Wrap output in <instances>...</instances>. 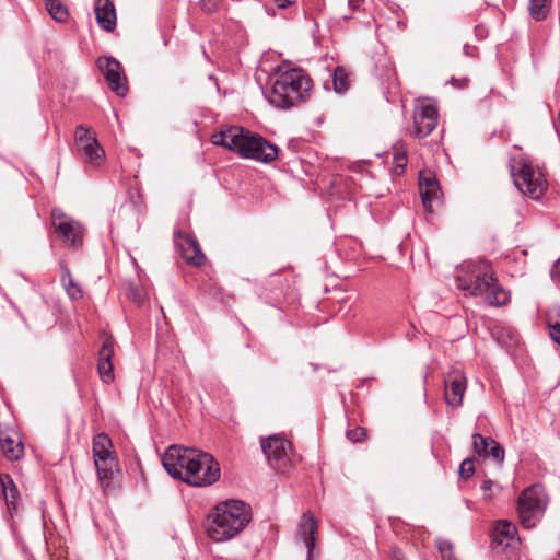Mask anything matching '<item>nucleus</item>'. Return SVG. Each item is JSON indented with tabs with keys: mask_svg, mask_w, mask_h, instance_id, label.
Instances as JSON below:
<instances>
[{
	"mask_svg": "<svg viewBox=\"0 0 560 560\" xmlns=\"http://www.w3.org/2000/svg\"><path fill=\"white\" fill-rule=\"evenodd\" d=\"M273 2L279 10L294 8V11H296L298 0H273Z\"/></svg>",
	"mask_w": 560,
	"mask_h": 560,
	"instance_id": "72a5a7b5",
	"label": "nucleus"
},
{
	"mask_svg": "<svg viewBox=\"0 0 560 560\" xmlns=\"http://www.w3.org/2000/svg\"><path fill=\"white\" fill-rule=\"evenodd\" d=\"M75 149L83 162L91 167H98L105 160V151L100 145L91 129L80 125L74 133Z\"/></svg>",
	"mask_w": 560,
	"mask_h": 560,
	"instance_id": "6e6552de",
	"label": "nucleus"
},
{
	"mask_svg": "<svg viewBox=\"0 0 560 560\" xmlns=\"http://www.w3.org/2000/svg\"><path fill=\"white\" fill-rule=\"evenodd\" d=\"M481 490L483 492V499L491 500L495 495V491L500 490V487L492 480L487 479L482 482Z\"/></svg>",
	"mask_w": 560,
	"mask_h": 560,
	"instance_id": "c756f323",
	"label": "nucleus"
},
{
	"mask_svg": "<svg viewBox=\"0 0 560 560\" xmlns=\"http://www.w3.org/2000/svg\"><path fill=\"white\" fill-rule=\"evenodd\" d=\"M548 503L542 487L535 485L526 488L520 495L517 513L524 528H533L541 518Z\"/></svg>",
	"mask_w": 560,
	"mask_h": 560,
	"instance_id": "423d86ee",
	"label": "nucleus"
},
{
	"mask_svg": "<svg viewBox=\"0 0 560 560\" xmlns=\"http://www.w3.org/2000/svg\"><path fill=\"white\" fill-rule=\"evenodd\" d=\"M268 102L281 109L291 108L303 102L312 89V80L302 69H278L271 78Z\"/></svg>",
	"mask_w": 560,
	"mask_h": 560,
	"instance_id": "20e7f679",
	"label": "nucleus"
},
{
	"mask_svg": "<svg viewBox=\"0 0 560 560\" xmlns=\"http://www.w3.org/2000/svg\"><path fill=\"white\" fill-rule=\"evenodd\" d=\"M133 299H135L136 301H138V302H141V301H142L141 295H140V294H138V293H136V292H135V294H133Z\"/></svg>",
	"mask_w": 560,
	"mask_h": 560,
	"instance_id": "ea45409f",
	"label": "nucleus"
},
{
	"mask_svg": "<svg viewBox=\"0 0 560 560\" xmlns=\"http://www.w3.org/2000/svg\"><path fill=\"white\" fill-rule=\"evenodd\" d=\"M96 65L104 74L109 89L118 96H125L128 92V86L120 63L113 57H100L96 60Z\"/></svg>",
	"mask_w": 560,
	"mask_h": 560,
	"instance_id": "f8f14e48",
	"label": "nucleus"
},
{
	"mask_svg": "<svg viewBox=\"0 0 560 560\" xmlns=\"http://www.w3.org/2000/svg\"><path fill=\"white\" fill-rule=\"evenodd\" d=\"M550 0H529V13L536 21L546 19L549 11Z\"/></svg>",
	"mask_w": 560,
	"mask_h": 560,
	"instance_id": "393cba45",
	"label": "nucleus"
},
{
	"mask_svg": "<svg viewBox=\"0 0 560 560\" xmlns=\"http://www.w3.org/2000/svg\"><path fill=\"white\" fill-rule=\"evenodd\" d=\"M549 334L551 339L560 346V312L558 318L553 322L551 316L548 319Z\"/></svg>",
	"mask_w": 560,
	"mask_h": 560,
	"instance_id": "c85d7f7f",
	"label": "nucleus"
},
{
	"mask_svg": "<svg viewBox=\"0 0 560 560\" xmlns=\"http://www.w3.org/2000/svg\"><path fill=\"white\" fill-rule=\"evenodd\" d=\"M467 276H457V288L472 296L482 298L489 305L502 306L510 301L509 292L498 283L485 264H467Z\"/></svg>",
	"mask_w": 560,
	"mask_h": 560,
	"instance_id": "39448f33",
	"label": "nucleus"
},
{
	"mask_svg": "<svg viewBox=\"0 0 560 560\" xmlns=\"http://www.w3.org/2000/svg\"><path fill=\"white\" fill-rule=\"evenodd\" d=\"M162 464L171 477L194 487L211 486L221 476L214 457L192 447L168 446L162 455Z\"/></svg>",
	"mask_w": 560,
	"mask_h": 560,
	"instance_id": "f257e3e1",
	"label": "nucleus"
},
{
	"mask_svg": "<svg viewBox=\"0 0 560 560\" xmlns=\"http://www.w3.org/2000/svg\"><path fill=\"white\" fill-rule=\"evenodd\" d=\"M347 436L351 442H360L365 436V430L361 427H357L355 429L349 430Z\"/></svg>",
	"mask_w": 560,
	"mask_h": 560,
	"instance_id": "473e14b6",
	"label": "nucleus"
},
{
	"mask_svg": "<svg viewBox=\"0 0 560 560\" xmlns=\"http://www.w3.org/2000/svg\"><path fill=\"white\" fill-rule=\"evenodd\" d=\"M467 378L462 371L448 373L444 381V396L447 405L459 407L463 404Z\"/></svg>",
	"mask_w": 560,
	"mask_h": 560,
	"instance_id": "4468645a",
	"label": "nucleus"
},
{
	"mask_svg": "<svg viewBox=\"0 0 560 560\" xmlns=\"http://www.w3.org/2000/svg\"><path fill=\"white\" fill-rule=\"evenodd\" d=\"M0 446L2 454L11 462L19 460L24 455V445L22 441L13 438L8 432H0Z\"/></svg>",
	"mask_w": 560,
	"mask_h": 560,
	"instance_id": "6ab92c4d",
	"label": "nucleus"
},
{
	"mask_svg": "<svg viewBox=\"0 0 560 560\" xmlns=\"http://www.w3.org/2000/svg\"><path fill=\"white\" fill-rule=\"evenodd\" d=\"M492 441H493L492 438H485L479 433H475L472 435V447H474L475 453L479 457H483V458L488 457V448H489L490 444L492 443Z\"/></svg>",
	"mask_w": 560,
	"mask_h": 560,
	"instance_id": "a878e982",
	"label": "nucleus"
},
{
	"mask_svg": "<svg viewBox=\"0 0 560 560\" xmlns=\"http://www.w3.org/2000/svg\"><path fill=\"white\" fill-rule=\"evenodd\" d=\"M439 113L435 106L425 104L419 106L413 117V133L418 138L428 137L438 126Z\"/></svg>",
	"mask_w": 560,
	"mask_h": 560,
	"instance_id": "ddd939ff",
	"label": "nucleus"
},
{
	"mask_svg": "<svg viewBox=\"0 0 560 560\" xmlns=\"http://www.w3.org/2000/svg\"><path fill=\"white\" fill-rule=\"evenodd\" d=\"M45 4L48 13L55 21L62 23L68 20V9L60 0H46Z\"/></svg>",
	"mask_w": 560,
	"mask_h": 560,
	"instance_id": "5701e85b",
	"label": "nucleus"
},
{
	"mask_svg": "<svg viewBox=\"0 0 560 560\" xmlns=\"http://www.w3.org/2000/svg\"><path fill=\"white\" fill-rule=\"evenodd\" d=\"M406 337H407L408 340H412L415 335L413 334L411 335V331H408Z\"/></svg>",
	"mask_w": 560,
	"mask_h": 560,
	"instance_id": "a19ab883",
	"label": "nucleus"
},
{
	"mask_svg": "<svg viewBox=\"0 0 560 560\" xmlns=\"http://www.w3.org/2000/svg\"><path fill=\"white\" fill-rule=\"evenodd\" d=\"M252 521V508L241 500L218 503L208 514L206 530L217 542L236 537Z\"/></svg>",
	"mask_w": 560,
	"mask_h": 560,
	"instance_id": "f03ea898",
	"label": "nucleus"
},
{
	"mask_svg": "<svg viewBox=\"0 0 560 560\" xmlns=\"http://www.w3.org/2000/svg\"><path fill=\"white\" fill-rule=\"evenodd\" d=\"M332 83L336 92L341 93L349 88V79L345 69L337 67L332 74Z\"/></svg>",
	"mask_w": 560,
	"mask_h": 560,
	"instance_id": "bb28decb",
	"label": "nucleus"
},
{
	"mask_svg": "<svg viewBox=\"0 0 560 560\" xmlns=\"http://www.w3.org/2000/svg\"><path fill=\"white\" fill-rule=\"evenodd\" d=\"M317 529L318 526L315 517L310 512L304 513L298 525V535L305 542L307 549V560H311L316 545Z\"/></svg>",
	"mask_w": 560,
	"mask_h": 560,
	"instance_id": "dca6fc26",
	"label": "nucleus"
},
{
	"mask_svg": "<svg viewBox=\"0 0 560 560\" xmlns=\"http://www.w3.org/2000/svg\"><path fill=\"white\" fill-rule=\"evenodd\" d=\"M51 224L68 247L77 248L82 244L83 230L81 224L61 209H52Z\"/></svg>",
	"mask_w": 560,
	"mask_h": 560,
	"instance_id": "1a4fd4ad",
	"label": "nucleus"
},
{
	"mask_svg": "<svg viewBox=\"0 0 560 560\" xmlns=\"http://www.w3.org/2000/svg\"><path fill=\"white\" fill-rule=\"evenodd\" d=\"M92 452L100 482L107 487L117 470V459L113 452L112 440L105 433L93 438Z\"/></svg>",
	"mask_w": 560,
	"mask_h": 560,
	"instance_id": "0eeeda50",
	"label": "nucleus"
},
{
	"mask_svg": "<svg viewBox=\"0 0 560 560\" xmlns=\"http://www.w3.org/2000/svg\"><path fill=\"white\" fill-rule=\"evenodd\" d=\"M214 145L237 152L242 158L268 163L277 159L278 148L261 136L238 126H229L211 136Z\"/></svg>",
	"mask_w": 560,
	"mask_h": 560,
	"instance_id": "7ed1b4c3",
	"label": "nucleus"
},
{
	"mask_svg": "<svg viewBox=\"0 0 560 560\" xmlns=\"http://www.w3.org/2000/svg\"><path fill=\"white\" fill-rule=\"evenodd\" d=\"M220 0H201V7L207 12H213L218 9Z\"/></svg>",
	"mask_w": 560,
	"mask_h": 560,
	"instance_id": "f704fd0d",
	"label": "nucleus"
},
{
	"mask_svg": "<svg viewBox=\"0 0 560 560\" xmlns=\"http://www.w3.org/2000/svg\"><path fill=\"white\" fill-rule=\"evenodd\" d=\"M60 268H61L60 279H61L62 285L65 287L68 295L72 300L81 299L82 290H81L80 285L74 281L69 268L62 262L60 264Z\"/></svg>",
	"mask_w": 560,
	"mask_h": 560,
	"instance_id": "4be33fe9",
	"label": "nucleus"
},
{
	"mask_svg": "<svg viewBox=\"0 0 560 560\" xmlns=\"http://www.w3.org/2000/svg\"><path fill=\"white\" fill-rule=\"evenodd\" d=\"M419 189L422 203L425 209H431L432 201L440 196V187L432 173L421 172L419 174Z\"/></svg>",
	"mask_w": 560,
	"mask_h": 560,
	"instance_id": "f3484780",
	"label": "nucleus"
},
{
	"mask_svg": "<svg viewBox=\"0 0 560 560\" xmlns=\"http://www.w3.org/2000/svg\"><path fill=\"white\" fill-rule=\"evenodd\" d=\"M114 357V340L107 337L98 351V363L97 369L101 380L109 384L114 381V365L112 359Z\"/></svg>",
	"mask_w": 560,
	"mask_h": 560,
	"instance_id": "2eb2a0df",
	"label": "nucleus"
},
{
	"mask_svg": "<svg viewBox=\"0 0 560 560\" xmlns=\"http://www.w3.org/2000/svg\"><path fill=\"white\" fill-rule=\"evenodd\" d=\"M514 184L520 191L532 199H539L547 188V182L542 173L527 163H524L518 174L514 175Z\"/></svg>",
	"mask_w": 560,
	"mask_h": 560,
	"instance_id": "9d476101",
	"label": "nucleus"
},
{
	"mask_svg": "<svg viewBox=\"0 0 560 560\" xmlns=\"http://www.w3.org/2000/svg\"><path fill=\"white\" fill-rule=\"evenodd\" d=\"M95 18L97 24L106 32H112L116 27V10L110 0H96Z\"/></svg>",
	"mask_w": 560,
	"mask_h": 560,
	"instance_id": "a211bd4d",
	"label": "nucleus"
},
{
	"mask_svg": "<svg viewBox=\"0 0 560 560\" xmlns=\"http://www.w3.org/2000/svg\"><path fill=\"white\" fill-rule=\"evenodd\" d=\"M395 161H396V167H400L401 170L405 168L406 162H407V159L405 155L395 156Z\"/></svg>",
	"mask_w": 560,
	"mask_h": 560,
	"instance_id": "e433bc0d",
	"label": "nucleus"
},
{
	"mask_svg": "<svg viewBox=\"0 0 560 560\" xmlns=\"http://www.w3.org/2000/svg\"><path fill=\"white\" fill-rule=\"evenodd\" d=\"M392 560H404L400 553H394Z\"/></svg>",
	"mask_w": 560,
	"mask_h": 560,
	"instance_id": "58836bf2",
	"label": "nucleus"
},
{
	"mask_svg": "<svg viewBox=\"0 0 560 560\" xmlns=\"http://www.w3.org/2000/svg\"><path fill=\"white\" fill-rule=\"evenodd\" d=\"M0 483L8 505L13 504L19 493L18 488L13 482V479L8 474H2L0 476Z\"/></svg>",
	"mask_w": 560,
	"mask_h": 560,
	"instance_id": "b1692460",
	"label": "nucleus"
},
{
	"mask_svg": "<svg viewBox=\"0 0 560 560\" xmlns=\"http://www.w3.org/2000/svg\"><path fill=\"white\" fill-rule=\"evenodd\" d=\"M550 276L552 280L560 282V257L557 259V261L553 264L552 268L550 269Z\"/></svg>",
	"mask_w": 560,
	"mask_h": 560,
	"instance_id": "c9c22d12",
	"label": "nucleus"
},
{
	"mask_svg": "<svg viewBox=\"0 0 560 560\" xmlns=\"http://www.w3.org/2000/svg\"><path fill=\"white\" fill-rule=\"evenodd\" d=\"M183 256L186 261L194 266H202L206 261V255L200 249L198 242L189 235H186L180 242Z\"/></svg>",
	"mask_w": 560,
	"mask_h": 560,
	"instance_id": "aec40b11",
	"label": "nucleus"
},
{
	"mask_svg": "<svg viewBox=\"0 0 560 560\" xmlns=\"http://www.w3.org/2000/svg\"><path fill=\"white\" fill-rule=\"evenodd\" d=\"M488 456H491L494 460L501 463L504 460V450L498 442L493 440L488 448Z\"/></svg>",
	"mask_w": 560,
	"mask_h": 560,
	"instance_id": "7c9ffc66",
	"label": "nucleus"
},
{
	"mask_svg": "<svg viewBox=\"0 0 560 560\" xmlns=\"http://www.w3.org/2000/svg\"><path fill=\"white\" fill-rule=\"evenodd\" d=\"M475 472L474 460L466 458L462 462L459 467V475L464 479L470 478Z\"/></svg>",
	"mask_w": 560,
	"mask_h": 560,
	"instance_id": "2f4dec72",
	"label": "nucleus"
},
{
	"mask_svg": "<svg viewBox=\"0 0 560 560\" xmlns=\"http://www.w3.org/2000/svg\"><path fill=\"white\" fill-rule=\"evenodd\" d=\"M517 529L514 524L505 520L498 521L493 541L498 545L510 546L516 538Z\"/></svg>",
	"mask_w": 560,
	"mask_h": 560,
	"instance_id": "412c9836",
	"label": "nucleus"
},
{
	"mask_svg": "<svg viewBox=\"0 0 560 560\" xmlns=\"http://www.w3.org/2000/svg\"><path fill=\"white\" fill-rule=\"evenodd\" d=\"M435 545L441 553L442 560H457L453 551V545L448 540L439 538L436 539Z\"/></svg>",
	"mask_w": 560,
	"mask_h": 560,
	"instance_id": "cd10ccee",
	"label": "nucleus"
},
{
	"mask_svg": "<svg viewBox=\"0 0 560 560\" xmlns=\"http://www.w3.org/2000/svg\"><path fill=\"white\" fill-rule=\"evenodd\" d=\"M261 450L266 455L269 464L276 469H283L291 464V442L279 436L270 435L262 439Z\"/></svg>",
	"mask_w": 560,
	"mask_h": 560,
	"instance_id": "9b49d317",
	"label": "nucleus"
},
{
	"mask_svg": "<svg viewBox=\"0 0 560 560\" xmlns=\"http://www.w3.org/2000/svg\"><path fill=\"white\" fill-rule=\"evenodd\" d=\"M362 2L363 0H348V4L352 10H358L361 7Z\"/></svg>",
	"mask_w": 560,
	"mask_h": 560,
	"instance_id": "4c0bfd02",
	"label": "nucleus"
}]
</instances>
